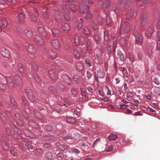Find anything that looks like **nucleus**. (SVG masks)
Here are the masks:
<instances>
[{
	"label": "nucleus",
	"mask_w": 160,
	"mask_h": 160,
	"mask_svg": "<svg viewBox=\"0 0 160 160\" xmlns=\"http://www.w3.org/2000/svg\"><path fill=\"white\" fill-rule=\"evenodd\" d=\"M2 147L3 149L5 151L8 150L9 148L8 146L7 145V143L5 142H3L2 143Z\"/></svg>",
	"instance_id": "58836bf2"
},
{
	"label": "nucleus",
	"mask_w": 160,
	"mask_h": 160,
	"mask_svg": "<svg viewBox=\"0 0 160 160\" xmlns=\"http://www.w3.org/2000/svg\"><path fill=\"white\" fill-rule=\"evenodd\" d=\"M6 80L8 85L11 88H12L14 86V83L18 86H21L22 83V81L21 77L18 74H16L14 76V82L9 77H7Z\"/></svg>",
	"instance_id": "f257e3e1"
},
{
	"label": "nucleus",
	"mask_w": 160,
	"mask_h": 160,
	"mask_svg": "<svg viewBox=\"0 0 160 160\" xmlns=\"http://www.w3.org/2000/svg\"><path fill=\"white\" fill-rule=\"evenodd\" d=\"M69 8L71 9V10L74 12L76 11V6L74 4H70L69 5Z\"/></svg>",
	"instance_id": "37998d69"
},
{
	"label": "nucleus",
	"mask_w": 160,
	"mask_h": 160,
	"mask_svg": "<svg viewBox=\"0 0 160 160\" xmlns=\"http://www.w3.org/2000/svg\"><path fill=\"white\" fill-rule=\"evenodd\" d=\"M110 5V3L109 0H106V1L104 3L103 7L104 8H108Z\"/></svg>",
	"instance_id": "e433bc0d"
},
{
	"label": "nucleus",
	"mask_w": 160,
	"mask_h": 160,
	"mask_svg": "<svg viewBox=\"0 0 160 160\" xmlns=\"http://www.w3.org/2000/svg\"><path fill=\"white\" fill-rule=\"evenodd\" d=\"M92 29L94 30H97L98 28V26L96 25L94 22L92 23Z\"/></svg>",
	"instance_id": "4d7b16f0"
},
{
	"label": "nucleus",
	"mask_w": 160,
	"mask_h": 160,
	"mask_svg": "<svg viewBox=\"0 0 160 160\" xmlns=\"http://www.w3.org/2000/svg\"><path fill=\"white\" fill-rule=\"evenodd\" d=\"M18 70H19L20 72L22 73H23L24 72V68L23 66L22 65V64L21 63L18 64Z\"/></svg>",
	"instance_id": "7c9ffc66"
},
{
	"label": "nucleus",
	"mask_w": 160,
	"mask_h": 160,
	"mask_svg": "<svg viewBox=\"0 0 160 160\" xmlns=\"http://www.w3.org/2000/svg\"><path fill=\"white\" fill-rule=\"evenodd\" d=\"M79 12L80 13H83L84 12L85 9H88L89 7L87 5L84 6L82 5H80L79 6Z\"/></svg>",
	"instance_id": "dca6fc26"
},
{
	"label": "nucleus",
	"mask_w": 160,
	"mask_h": 160,
	"mask_svg": "<svg viewBox=\"0 0 160 160\" xmlns=\"http://www.w3.org/2000/svg\"><path fill=\"white\" fill-rule=\"evenodd\" d=\"M92 74L91 73L90 71H87V77L89 79L91 77H92Z\"/></svg>",
	"instance_id": "680f3d73"
},
{
	"label": "nucleus",
	"mask_w": 160,
	"mask_h": 160,
	"mask_svg": "<svg viewBox=\"0 0 160 160\" xmlns=\"http://www.w3.org/2000/svg\"><path fill=\"white\" fill-rule=\"evenodd\" d=\"M24 32L26 36L28 37H31L32 35V33L30 29L29 28H26L24 30Z\"/></svg>",
	"instance_id": "aec40b11"
},
{
	"label": "nucleus",
	"mask_w": 160,
	"mask_h": 160,
	"mask_svg": "<svg viewBox=\"0 0 160 160\" xmlns=\"http://www.w3.org/2000/svg\"><path fill=\"white\" fill-rule=\"evenodd\" d=\"M49 73L50 77L52 79L54 80L56 78V75L52 72V71L49 70Z\"/></svg>",
	"instance_id": "2f4dec72"
},
{
	"label": "nucleus",
	"mask_w": 160,
	"mask_h": 160,
	"mask_svg": "<svg viewBox=\"0 0 160 160\" xmlns=\"http://www.w3.org/2000/svg\"><path fill=\"white\" fill-rule=\"evenodd\" d=\"M52 32L53 35H55L56 34L59 33L60 31L58 29L54 28L52 30Z\"/></svg>",
	"instance_id": "a19ab883"
},
{
	"label": "nucleus",
	"mask_w": 160,
	"mask_h": 160,
	"mask_svg": "<svg viewBox=\"0 0 160 160\" xmlns=\"http://www.w3.org/2000/svg\"><path fill=\"white\" fill-rule=\"evenodd\" d=\"M26 147L28 148L30 152H32L34 149V148L29 143H26L25 144Z\"/></svg>",
	"instance_id": "f704fd0d"
},
{
	"label": "nucleus",
	"mask_w": 160,
	"mask_h": 160,
	"mask_svg": "<svg viewBox=\"0 0 160 160\" xmlns=\"http://www.w3.org/2000/svg\"><path fill=\"white\" fill-rule=\"evenodd\" d=\"M51 45L55 49H57L59 47L60 43L58 40L55 39L52 40L51 42Z\"/></svg>",
	"instance_id": "1a4fd4ad"
},
{
	"label": "nucleus",
	"mask_w": 160,
	"mask_h": 160,
	"mask_svg": "<svg viewBox=\"0 0 160 160\" xmlns=\"http://www.w3.org/2000/svg\"><path fill=\"white\" fill-rule=\"evenodd\" d=\"M83 32L86 35H89L90 32L89 29L86 27L84 28L83 29Z\"/></svg>",
	"instance_id": "ea45409f"
},
{
	"label": "nucleus",
	"mask_w": 160,
	"mask_h": 160,
	"mask_svg": "<svg viewBox=\"0 0 160 160\" xmlns=\"http://www.w3.org/2000/svg\"><path fill=\"white\" fill-rule=\"evenodd\" d=\"M126 97L128 100L129 101H130V100L133 97L132 94L130 92L128 93L127 94Z\"/></svg>",
	"instance_id": "de8ad7c7"
},
{
	"label": "nucleus",
	"mask_w": 160,
	"mask_h": 160,
	"mask_svg": "<svg viewBox=\"0 0 160 160\" xmlns=\"http://www.w3.org/2000/svg\"><path fill=\"white\" fill-rule=\"evenodd\" d=\"M49 90L54 93H56L57 90L56 88L53 87H51L49 88Z\"/></svg>",
	"instance_id": "49530a36"
},
{
	"label": "nucleus",
	"mask_w": 160,
	"mask_h": 160,
	"mask_svg": "<svg viewBox=\"0 0 160 160\" xmlns=\"http://www.w3.org/2000/svg\"><path fill=\"white\" fill-rule=\"evenodd\" d=\"M66 4V2L64 1L62 3V8L65 12L64 16L65 19L68 21H69L70 19V18L69 15V10L67 8L65 5Z\"/></svg>",
	"instance_id": "7ed1b4c3"
},
{
	"label": "nucleus",
	"mask_w": 160,
	"mask_h": 160,
	"mask_svg": "<svg viewBox=\"0 0 160 160\" xmlns=\"http://www.w3.org/2000/svg\"><path fill=\"white\" fill-rule=\"evenodd\" d=\"M26 94L27 96L28 99L31 101H33L35 100V98L32 91L30 89L27 90L26 91Z\"/></svg>",
	"instance_id": "0eeeda50"
},
{
	"label": "nucleus",
	"mask_w": 160,
	"mask_h": 160,
	"mask_svg": "<svg viewBox=\"0 0 160 160\" xmlns=\"http://www.w3.org/2000/svg\"><path fill=\"white\" fill-rule=\"evenodd\" d=\"M11 101L13 105H16L17 104V102H16L15 99L14 98L11 99Z\"/></svg>",
	"instance_id": "69168bd1"
},
{
	"label": "nucleus",
	"mask_w": 160,
	"mask_h": 160,
	"mask_svg": "<svg viewBox=\"0 0 160 160\" xmlns=\"http://www.w3.org/2000/svg\"><path fill=\"white\" fill-rule=\"evenodd\" d=\"M130 0H126L125 3L123 5V8H125L129 7L130 3Z\"/></svg>",
	"instance_id": "4c0bfd02"
},
{
	"label": "nucleus",
	"mask_w": 160,
	"mask_h": 160,
	"mask_svg": "<svg viewBox=\"0 0 160 160\" xmlns=\"http://www.w3.org/2000/svg\"><path fill=\"white\" fill-rule=\"evenodd\" d=\"M35 42L39 45H41L44 43V40L39 35L36 34L34 36Z\"/></svg>",
	"instance_id": "423d86ee"
},
{
	"label": "nucleus",
	"mask_w": 160,
	"mask_h": 160,
	"mask_svg": "<svg viewBox=\"0 0 160 160\" xmlns=\"http://www.w3.org/2000/svg\"><path fill=\"white\" fill-rule=\"evenodd\" d=\"M56 155L58 158H60L61 159H62L64 158V156L61 153H58Z\"/></svg>",
	"instance_id": "052dcab7"
},
{
	"label": "nucleus",
	"mask_w": 160,
	"mask_h": 160,
	"mask_svg": "<svg viewBox=\"0 0 160 160\" xmlns=\"http://www.w3.org/2000/svg\"><path fill=\"white\" fill-rule=\"evenodd\" d=\"M6 88V86L4 84H2L0 83V90H4Z\"/></svg>",
	"instance_id": "603ef678"
},
{
	"label": "nucleus",
	"mask_w": 160,
	"mask_h": 160,
	"mask_svg": "<svg viewBox=\"0 0 160 160\" xmlns=\"http://www.w3.org/2000/svg\"><path fill=\"white\" fill-rule=\"evenodd\" d=\"M104 39L105 41L108 42L109 38L108 36V31H105L104 32Z\"/></svg>",
	"instance_id": "c9c22d12"
},
{
	"label": "nucleus",
	"mask_w": 160,
	"mask_h": 160,
	"mask_svg": "<svg viewBox=\"0 0 160 160\" xmlns=\"http://www.w3.org/2000/svg\"><path fill=\"white\" fill-rule=\"evenodd\" d=\"M48 53L50 57L52 59H54L57 56V54L56 53L53 52L52 50H49Z\"/></svg>",
	"instance_id": "a211bd4d"
},
{
	"label": "nucleus",
	"mask_w": 160,
	"mask_h": 160,
	"mask_svg": "<svg viewBox=\"0 0 160 160\" xmlns=\"http://www.w3.org/2000/svg\"><path fill=\"white\" fill-rule=\"evenodd\" d=\"M73 54L76 58H79L80 56H83L85 52L81 48H78L74 49Z\"/></svg>",
	"instance_id": "39448f33"
},
{
	"label": "nucleus",
	"mask_w": 160,
	"mask_h": 160,
	"mask_svg": "<svg viewBox=\"0 0 160 160\" xmlns=\"http://www.w3.org/2000/svg\"><path fill=\"white\" fill-rule=\"evenodd\" d=\"M156 40L157 42V48H160V32H157V37Z\"/></svg>",
	"instance_id": "412c9836"
},
{
	"label": "nucleus",
	"mask_w": 160,
	"mask_h": 160,
	"mask_svg": "<svg viewBox=\"0 0 160 160\" xmlns=\"http://www.w3.org/2000/svg\"><path fill=\"white\" fill-rule=\"evenodd\" d=\"M76 68L79 71H81L83 70V68L82 64L80 62H78L76 64Z\"/></svg>",
	"instance_id": "c756f323"
},
{
	"label": "nucleus",
	"mask_w": 160,
	"mask_h": 160,
	"mask_svg": "<svg viewBox=\"0 0 160 160\" xmlns=\"http://www.w3.org/2000/svg\"><path fill=\"white\" fill-rule=\"evenodd\" d=\"M120 44L124 46L126 44V42L125 39L124 38H122L120 40Z\"/></svg>",
	"instance_id": "c03bdc74"
},
{
	"label": "nucleus",
	"mask_w": 160,
	"mask_h": 160,
	"mask_svg": "<svg viewBox=\"0 0 160 160\" xmlns=\"http://www.w3.org/2000/svg\"><path fill=\"white\" fill-rule=\"evenodd\" d=\"M92 14L88 12L86 16V18L87 19H89L91 18L92 17Z\"/></svg>",
	"instance_id": "6e6d98bb"
},
{
	"label": "nucleus",
	"mask_w": 160,
	"mask_h": 160,
	"mask_svg": "<svg viewBox=\"0 0 160 160\" xmlns=\"http://www.w3.org/2000/svg\"><path fill=\"white\" fill-rule=\"evenodd\" d=\"M46 129L48 131H50L52 130V127L51 125H48L46 127Z\"/></svg>",
	"instance_id": "13d9d810"
},
{
	"label": "nucleus",
	"mask_w": 160,
	"mask_h": 160,
	"mask_svg": "<svg viewBox=\"0 0 160 160\" xmlns=\"http://www.w3.org/2000/svg\"><path fill=\"white\" fill-rule=\"evenodd\" d=\"M57 146L58 148L62 151H64L67 149L68 148V147L66 146H64L62 144H61L59 143H57Z\"/></svg>",
	"instance_id": "4be33fe9"
},
{
	"label": "nucleus",
	"mask_w": 160,
	"mask_h": 160,
	"mask_svg": "<svg viewBox=\"0 0 160 160\" xmlns=\"http://www.w3.org/2000/svg\"><path fill=\"white\" fill-rule=\"evenodd\" d=\"M85 38L82 35H77L75 38V44L76 46H78L81 42L84 43L85 42Z\"/></svg>",
	"instance_id": "20e7f679"
},
{
	"label": "nucleus",
	"mask_w": 160,
	"mask_h": 160,
	"mask_svg": "<svg viewBox=\"0 0 160 160\" xmlns=\"http://www.w3.org/2000/svg\"><path fill=\"white\" fill-rule=\"evenodd\" d=\"M17 123L18 124L19 126H22L23 124V122L22 120L19 119H18L16 120Z\"/></svg>",
	"instance_id": "864d4df0"
},
{
	"label": "nucleus",
	"mask_w": 160,
	"mask_h": 160,
	"mask_svg": "<svg viewBox=\"0 0 160 160\" xmlns=\"http://www.w3.org/2000/svg\"><path fill=\"white\" fill-rule=\"evenodd\" d=\"M153 32V27L151 25L149 27L146 32V34L147 37H150Z\"/></svg>",
	"instance_id": "9b49d317"
},
{
	"label": "nucleus",
	"mask_w": 160,
	"mask_h": 160,
	"mask_svg": "<svg viewBox=\"0 0 160 160\" xmlns=\"http://www.w3.org/2000/svg\"><path fill=\"white\" fill-rule=\"evenodd\" d=\"M80 89L81 90V94L82 95V96L83 97H85L86 96V92L85 91V90L84 89L80 88Z\"/></svg>",
	"instance_id": "3c124183"
},
{
	"label": "nucleus",
	"mask_w": 160,
	"mask_h": 160,
	"mask_svg": "<svg viewBox=\"0 0 160 160\" xmlns=\"http://www.w3.org/2000/svg\"><path fill=\"white\" fill-rule=\"evenodd\" d=\"M83 25V21L81 18H80L78 21V23L77 26V29L78 30L82 28Z\"/></svg>",
	"instance_id": "c85d7f7f"
},
{
	"label": "nucleus",
	"mask_w": 160,
	"mask_h": 160,
	"mask_svg": "<svg viewBox=\"0 0 160 160\" xmlns=\"http://www.w3.org/2000/svg\"><path fill=\"white\" fill-rule=\"evenodd\" d=\"M30 18L32 21L37 22L38 20L37 18L33 14L32 12L29 13Z\"/></svg>",
	"instance_id": "bb28decb"
},
{
	"label": "nucleus",
	"mask_w": 160,
	"mask_h": 160,
	"mask_svg": "<svg viewBox=\"0 0 160 160\" xmlns=\"http://www.w3.org/2000/svg\"><path fill=\"white\" fill-rule=\"evenodd\" d=\"M83 79V78L81 76L78 75H75L73 78L74 81L78 83L81 82Z\"/></svg>",
	"instance_id": "f8f14e48"
},
{
	"label": "nucleus",
	"mask_w": 160,
	"mask_h": 160,
	"mask_svg": "<svg viewBox=\"0 0 160 160\" xmlns=\"http://www.w3.org/2000/svg\"><path fill=\"white\" fill-rule=\"evenodd\" d=\"M136 42L137 43H141L142 42L143 38L142 35L140 33H138L136 35Z\"/></svg>",
	"instance_id": "4468645a"
},
{
	"label": "nucleus",
	"mask_w": 160,
	"mask_h": 160,
	"mask_svg": "<svg viewBox=\"0 0 160 160\" xmlns=\"http://www.w3.org/2000/svg\"><path fill=\"white\" fill-rule=\"evenodd\" d=\"M26 49L31 57H35L36 55V49L33 46L31 45H28L26 46Z\"/></svg>",
	"instance_id": "f03ea898"
},
{
	"label": "nucleus",
	"mask_w": 160,
	"mask_h": 160,
	"mask_svg": "<svg viewBox=\"0 0 160 160\" xmlns=\"http://www.w3.org/2000/svg\"><path fill=\"white\" fill-rule=\"evenodd\" d=\"M8 25V22L5 19L0 20V26L2 28L6 27Z\"/></svg>",
	"instance_id": "ddd939ff"
},
{
	"label": "nucleus",
	"mask_w": 160,
	"mask_h": 160,
	"mask_svg": "<svg viewBox=\"0 0 160 160\" xmlns=\"http://www.w3.org/2000/svg\"><path fill=\"white\" fill-rule=\"evenodd\" d=\"M52 154L51 153H48L46 155V158L49 160H51L52 158Z\"/></svg>",
	"instance_id": "79ce46f5"
},
{
	"label": "nucleus",
	"mask_w": 160,
	"mask_h": 160,
	"mask_svg": "<svg viewBox=\"0 0 160 160\" xmlns=\"http://www.w3.org/2000/svg\"><path fill=\"white\" fill-rule=\"evenodd\" d=\"M85 63L89 67H90L91 65V64L88 60H85Z\"/></svg>",
	"instance_id": "338daca9"
},
{
	"label": "nucleus",
	"mask_w": 160,
	"mask_h": 160,
	"mask_svg": "<svg viewBox=\"0 0 160 160\" xmlns=\"http://www.w3.org/2000/svg\"><path fill=\"white\" fill-rule=\"evenodd\" d=\"M120 11V7L118 6L115 9V12L116 14L118 13Z\"/></svg>",
	"instance_id": "e2e57ef3"
},
{
	"label": "nucleus",
	"mask_w": 160,
	"mask_h": 160,
	"mask_svg": "<svg viewBox=\"0 0 160 160\" xmlns=\"http://www.w3.org/2000/svg\"><path fill=\"white\" fill-rule=\"evenodd\" d=\"M71 92L73 95H76L78 93L79 91H78L77 89L73 88L71 90Z\"/></svg>",
	"instance_id": "09e8293b"
},
{
	"label": "nucleus",
	"mask_w": 160,
	"mask_h": 160,
	"mask_svg": "<svg viewBox=\"0 0 160 160\" xmlns=\"http://www.w3.org/2000/svg\"><path fill=\"white\" fill-rule=\"evenodd\" d=\"M94 38L95 41H98V40H99V39H100V38H99V37L98 35H95V36H94Z\"/></svg>",
	"instance_id": "774afa93"
},
{
	"label": "nucleus",
	"mask_w": 160,
	"mask_h": 160,
	"mask_svg": "<svg viewBox=\"0 0 160 160\" xmlns=\"http://www.w3.org/2000/svg\"><path fill=\"white\" fill-rule=\"evenodd\" d=\"M130 25L128 22H125L124 25V31L125 32L128 33L130 31Z\"/></svg>",
	"instance_id": "6ab92c4d"
},
{
	"label": "nucleus",
	"mask_w": 160,
	"mask_h": 160,
	"mask_svg": "<svg viewBox=\"0 0 160 160\" xmlns=\"http://www.w3.org/2000/svg\"><path fill=\"white\" fill-rule=\"evenodd\" d=\"M33 77L34 80L37 82H39L41 81L40 78L37 74H34L33 75Z\"/></svg>",
	"instance_id": "473e14b6"
},
{
	"label": "nucleus",
	"mask_w": 160,
	"mask_h": 160,
	"mask_svg": "<svg viewBox=\"0 0 160 160\" xmlns=\"http://www.w3.org/2000/svg\"><path fill=\"white\" fill-rule=\"evenodd\" d=\"M80 122L82 125H86L88 123V122L86 120H83L81 119H80Z\"/></svg>",
	"instance_id": "5fc2aeb1"
},
{
	"label": "nucleus",
	"mask_w": 160,
	"mask_h": 160,
	"mask_svg": "<svg viewBox=\"0 0 160 160\" xmlns=\"http://www.w3.org/2000/svg\"><path fill=\"white\" fill-rule=\"evenodd\" d=\"M38 31L43 36H46L47 35V32L42 27H39Z\"/></svg>",
	"instance_id": "f3484780"
},
{
	"label": "nucleus",
	"mask_w": 160,
	"mask_h": 160,
	"mask_svg": "<svg viewBox=\"0 0 160 160\" xmlns=\"http://www.w3.org/2000/svg\"><path fill=\"white\" fill-rule=\"evenodd\" d=\"M111 22V19L110 16L108 15L106 19V22L107 25L109 24Z\"/></svg>",
	"instance_id": "8fccbe9b"
},
{
	"label": "nucleus",
	"mask_w": 160,
	"mask_h": 160,
	"mask_svg": "<svg viewBox=\"0 0 160 160\" xmlns=\"http://www.w3.org/2000/svg\"><path fill=\"white\" fill-rule=\"evenodd\" d=\"M67 121L69 123L71 124H74L76 122L75 119L74 118L71 117H68L67 118Z\"/></svg>",
	"instance_id": "b1692460"
},
{
	"label": "nucleus",
	"mask_w": 160,
	"mask_h": 160,
	"mask_svg": "<svg viewBox=\"0 0 160 160\" xmlns=\"http://www.w3.org/2000/svg\"><path fill=\"white\" fill-rule=\"evenodd\" d=\"M1 53L4 57L6 58H9L10 53L8 50L4 48H2L1 49Z\"/></svg>",
	"instance_id": "6e6552de"
},
{
	"label": "nucleus",
	"mask_w": 160,
	"mask_h": 160,
	"mask_svg": "<svg viewBox=\"0 0 160 160\" xmlns=\"http://www.w3.org/2000/svg\"><path fill=\"white\" fill-rule=\"evenodd\" d=\"M108 139L110 140H115L118 138V136L115 134H111L108 136Z\"/></svg>",
	"instance_id": "a878e982"
},
{
	"label": "nucleus",
	"mask_w": 160,
	"mask_h": 160,
	"mask_svg": "<svg viewBox=\"0 0 160 160\" xmlns=\"http://www.w3.org/2000/svg\"><path fill=\"white\" fill-rule=\"evenodd\" d=\"M70 27L69 25L67 23H65L62 26V29L63 31H68L70 29Z\"/></svg>",
	"instance_id": "cd10ccee"
},
{
	"label": "nucleus",
	"mask_w": 160,
	"mask_h": 160,
	"mask_svg": "<svg viewBox=\"0 0 160 160\" xmlns=\"http://www.w3.org/2000/svg\"><path fill=\"white\" fill-rule=\"evenodd\" d=\"M31 66L33 70L36 71L38 68V66L37 64L34 62H32L31 63Z\"/></svg>",
	"instance_id": "393cba45"
},
{
	"label": "nucleus",
	"mask_w": 160,
	"mask_h": 160,
	"mask_svg": "<svg viewBox=\"0 0 160 160\" xmlns=\"http://www.w3.org/2000/svg\"><path fill=\"white\" fill-rule=\"evenodd\" d=\"M25 15L23 14L22 12L20 13L18 16V22L21 23L23 22L24 20Z\"/></svg>",
	"instance_id": "2eb2a0df"
},
{
	"label": "nucleus",
	"mask_w": 160,
	"mask_h": 160,
	"mask_svg": "<svg viewBox=\"0 0 160 160\" xmlns=\"http://www.w3.org/2000/svg\"><path fill=\"white\" fill-rule=\"evenodd\" d=\"M74 112L76 115L78 116V117L80 116L81 113L79 111H78L77 110H75Z\"/></svg>",
	"instance_id": "0e129e2a"
},
{
	"label": "nucleus",
	"mask_w": 160,
	"mask_h": 160,
	"mask_svg": "<svg viewBox=\"0 0 160 160\" xmlns=\"http://www.w3.org/2000/svg\"><path fill=\"white\" fill-rule=\"evenodd\" d=\"M54 12L56 20L58 22H61L62 21V18L59 12L56 10H55Z\"/></svg>",
	"instance_id": "9d476101"
},
{
	"label": "nucleus",
	"mask_w": 160,
	"mask_h": 160,
	"mask_svg": "<svg viewBox=\"0 0 160 160\" xmlns=\"http://www.w3.org/2000/svg\"><path fill=\"white\" fill-rule=\"evenodd\" d=\"M63 78L64 79H65L66 80H67V83H68V84L70 83V80L68 76H63Z\"/></svg>",
	"instance_id": "bf43d9fd"
},
{
	"label": "nucleus",
	"mask_w": 160,
	"mask_h": 160,
	"mask_svg": "<svg viewBox=\"0 0 160 160\" xmlns=\"http://www.w3.org/2000/svg\"><path fill=\"white\" fill-rule=\"evenodd\" d=\"M97 75L99 78H103L104 76L103 72L101 70H99L98 71Z\"/></svg>",
	"instance_id": "72a5a7b5"
},
{
	"label": "nucleus",
	"mask_w": 160,
	"mask_h": 160,
	"mask_svg": "<svg viewBox=\"0 0 160 160\" xmlns=\"http://www.w3.org/2000/svg\"><path fill=\"white\" fill-rule=\"evenodd\" d=\"M87 48L88 50H91L92 48L91 43L90 42H88L87 45Z\"/></svg>",
	"instance_id": "a18cd8bd"
},
{
	"label": "nucleus",
	"mask_w": 160,
	"mask_h": 160,
	"mask_svg": "<svg viewBox=\"0 0 160 160\" xmlns=\"http://www.w3.org/2000/svg\"><path fill=\"white\" fill-rule=\"evenodd\" d=\"M147 16L146 14H144L143 15L141 22L142 25L143 26L146 24L147 20Z\"/></svg>",
	"instance_id": "5701e85b"
}]
</instances>
